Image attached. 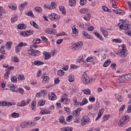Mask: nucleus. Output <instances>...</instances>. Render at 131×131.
<instances>
[{
    "instance_id": "obj_1",
    "label": "nucleus",
    "mask_w": 131,
    "mask_h": 131,
    "mask_svg": "<svg viewBox=\"0 0 131 131\" xmlns=\"http://www.w3.org/2000/svg\"><path fill=\"white\" fill-rule=\"evenodd\" d=\"M120 29H123L125 30V34L131 36L130 27L129 25L125 24V20H121V24L119 26Z\"/></svg>"
},
{
    "instance_id": "obj_2",
    "label": "nucleus",
    "mask_w": 131,
    "mask_h": 131,
    "mask_svg": "<svg viewBox=\"0 0 131 131\" xmlns=\"http://www.w3.org/2000/svg\"><path fill=\"white\" fill-rule=\"evenodd\" d=\"M81 80L84 84H89L90 82H93V81H95L96 80L95 78H93L90 79V77L86 74L85 72L83 73L82 74V77L81 78Z\"/></svg>"
},
{
    "instance_id": "obj_3",
    "label": "nucleus",
    "mask_w": 131,
    "mask_h": 131,
    "mask_svg": "<svg viewBox=\"0 0 131 131\" xmlns=\"http://www.w3.org/2000/svg\"><path fill=\"white\" fill-rule=\"evenodd\" d=\"M129 120V116L125 115L122 117L119 122V126H123L125 123H127V121Z\"/></svg>"
},
{
    "instance_id": "obj_4",
    "label": "nucleus",
    "mask_w": 131,
    "mask_h": 131,
    "mask_svg": "<svg viewBox=\"0 0 131 131\" xmlns=\"http://www.w3.org/2000/svg\"><path fill=\"white\" fill-rule=\"evenodd\" d=\"M117 55H119L122 58L127 56V53H126V49L125 48V45L124 44L122 45V50H119L117 53Z\"/></svg>"
},
{
    "instance_id": "obj_5",
    "label": "nucleus",
    "mask_w": 131,
    "mask_h": 131,
    "mask_svg": "<svg viewBox=\"0 0 131 131\" xmlns=\"http://www.w3.org/2000/svg\"><path fill=\"white\" fill-rule=\"evenodd\" d=\"M28 54L30 55V56H33L34 57H38V56L40 55L41 52L40 51L37 50L30 49L28 51Z\"/></svg>"
},
{
    "instance_id": "obj_6",
    "label": "nucleus",
    "mask_w": 131,
    "mask_h": 131,
    "mask_svg": "<svg viewBox=\"0 0 131 131\" xmlns=\"http://www.w3.org/2000/svg\"><path fill=\"white\" fill-rule=\"evenodd\" d=\"M82 42H78L73 44L72 48L73 49H75V50H79V49H80V47H82Z\"/></svg>"
},
{
    "instance_id": "obj_7",
    "label": "nucleus",
    "mask_w": 131,
    "mask_h": 131,
    "mask_svg": "<svg viewBox=\"0 0 131 131\" xmlns=\"http://www.w3.org/2000/svg\"><path fill=\"white\" fill-rule=\"evenodd\" d=\"M45 33L47 34H52L54 35L57 32V31L54 29H46L45 30Z\"/></svg>"
},
{
    "instance_id": "obj_8",
    "label": "nucleus",
    "mask_w": 131,
    "mask_h": 131,
    "mask_svg": "<svg viewBox=\"0 0 131 131\" xmlns=\"http://www.w3.org/2000/svg\"><path fill=\"white\" fill-rule=\"evenodd\" d=\"M12 105H13L12 102L9 101H2L0 102V106H1V107L12 106Z\"/></svg>"
},
{
    "instance_id": "obj_9",
    "label": "nucleus",
    "mask_w": 131,
    "mask_h": 131,
    "mask_svg": "<svg viewBox=\"0 0 131 131\" xmlns=\"http://www.w3.org/2000/svg\"><path fill=\"white\" fill-rule=\"evenodd\" d=\"M89 121H90V118L86 117H83L81 120V125H85V124L89 123Z\"/></svg>"
},
{
    "instance_id": "obj_10",
    "label": "nucleus",
    "mask_w": 131,
    "mask_h": 131,
    "mask_svg": "<svg viewBox=\"0 0 131 131\" xmlns=\"http://www.w3.org/2000/svg\"><path fill=\"white\" fill-rule=\"evenodd\" d=\"M20 127L21 128H29L30 125H29V122H23L20 124Z\"/></svg>"
},
{
    "instance_id": "obj_11",
    "label": "nucleus",
    "mask_w": 131,
    "mask_h": 131,
    "mask_svg": "<svg viewBox=\"0 0 131 131\" xmlns=\"http://www.w3.org/2000/svg\"><path fill=\"white\" fill-rule=\"evenodd\" d=\"M49 100H51V101H55L56 99H57V96H56V94L54 93H51L50 94H49L48 95Z\"/></svg>"
},
{
    "instance_id": "obj_12",
    "label": "nucleus",
    "mask_w": 131,
    "mask_h": 131,
    "mask_svg": "<svg viewBox=\"0 0 131 131\" xmlns=\"http://www.w3.org/2000/svg\"><path fill=\"white\" fill-rule=\"evenodd\" d=\"M9 89L11 92H17V86L12 83L9 84Z\"/></svg>"
},
{
    "instance_id": "obj_13",
    "label": "nucleus",
    "mask_w": 131,
    "mask_h": 131,
    "mask_svg": "<svg viewBox=\"0 0 131 131\" xmlns=\"http://www.w3.org/2000/svg\"><path fill=\"white\" fill-rule=\"evenodd\" d=\"M100 30L101 32L103 34L104 37H106V36H107L108 31H107V30H106V29H104L102 27H100Z\"/></svg>"
},
{
    "instance_id": "obj_14",
    "label": "nucleus",
    "mask_w": 131,
    "mask_h": 131,
    "mask_svg": "<svg viewBox=\"0 0 131 131\" xmlns=\"http://www.w3.org/2000/svg\"><path fill=\"white\" fill-rule=\"evenodd\" d=\"M103 113H104V108H101L99 111L98 115L97 117L96 118V120H99L100 118H101L102 115H103Z\"/></svg>"
},
{
    "instance_id": "obj_15",
    "label": "nucleus",
    "mask_w": 131,
    "mask_h": 131,
    "mask_svg": "<svg viewBox=\"0 0 131 131\" xmlns=\"http://www.w3.org/2000/svg\"><path fill=\"white\" fill-rule=\"evenodd\" d=\"M61 101L63 103V104H69L70 103V99L67 98H61Z\"/></svg>"
},
{
    "instance_id": "obj_16",
    "label": "nucleus",
    "mask_w": 131,
    "mask_h": 131,
    "mask_svg": "<svg viewBox=\"0 0 131 131\" xmlns=\"http://www.w3.org/2000/svg\"><path fill=\"white\" fill-rule=\"evenodd\" d=\"M12 44H13V42H12V41L7 42L5 45L6 49L10 50V49H11L12 48Z\"/></svg>"
},
{
    "instance_id": "obj_17",
    "label": "nucleus",
    "mask_w": 131,
    "mask_h": 131,
    "mask_svg": "<svg viewBox=\"0 0 131 131\" xmlns=\"http://www.w3.org/2000/svg\"><path fill=\"white\" fill-rule=\"evenodd\" d=\"M59 11L61 12L62 14H63V15H65V14H66V9H65V7L62 5L59 6Z\"/></svg>"
},
{
    "instance_id": "obj_18",
    "label": "nucleus",
    "mask_w": 131,
    "mask_h": 131,
    "mask_svg": "<svg viewBox=\"0 0 131 131\" xmlns=\"http://www.w3.org/2000/svg\"><path fill=\"white\" fill-rule=\"evenodd\" d=\"M51 112L50 111H47L46 110H41L40 112V114L41 115H46L47 114H51Z\"/></svg>"
},
{
    "instance_id": "obj_19",
    "label": "nucleus",
    "mask_w": 131,
    "mask_h": 131,
    "mask_svg": "<svg viewBox=\"0 0 131 131\" xmlns=\"http://www.w3.org/2000/svg\"><path fill=\"white\" fill-rule=\"evenodd\" d=\"M92 18V14L91 13H87L85 16L83 17V19L86 21H90Z\"/></svg>"
},
{
    "instance_id": "obj_20",
    "label": "nucleus",
    "mask_w": 131,
    "mask_h": 131,
    "mask_svg": "<svg viewBox=\"0 0 131 131\" xmlns=\"http://www.w3.org/2000/svg\"><path fill=\"white\" fill-rule=\"evenodd\" d=\"M76 5V0H69V5L70 7H74Z\"/></svg>"
},
{
    "instance_id": "obj_21",
    "label": "nucleus",
    "mask_w": 131,
    "mask_h": 131,
    "mask_svg": "<svg viewBox=\"0 0 131 131\" xmlns=\"http://www.w3.org/2000/svg\"><path fill=\"white\" fill-rule=\"evenodd\" d=\"M30 25L31 26H33V27H34V28H36V29H39V26L37 25V24L35 23L34 21H32L30 22Z\"/></svg>"
},
{
    "instance_id": "obj_22",
    "label": "nucleus",
    "mask_w": 131,
    "mask_h": 131,
    "mask_svg": "<svg viewBox=\"0 0 131 131\" xmlns=\"http://www.w3.org/2000/svg\"><path fill=\"white\" fill-rule=\"evenodd\" d=\"M94 34L100 40H103V37L101 36V34L100 33L94 31Z\"/></svg>"
},
{
    "instance_id": "obj_23",
    "label": "nucleus",
    "mask_w": 131,
    "mask_h": 131,
    "mask_svg": "<svg viewBox=\"0 0 131 131\" xmlns=\"http://www.w3.org/2000/svg\"><path fill=\"white\" fill-rule=\"evenodd\" d=\"M80 14L83 15V14H86L87 12H89V9L88 8H82L79 11Z\"/></svg>"
},
{
    "instance_id": "obj_24",
    "label": "nucleus",
    "mask_w": 131,
    "mask_h": 131,
    "mask_svg": "<svg viewBox=\"0 0 131 131\" xmlns=\"http://www.w3.org/2000/svg\"><path fill=\"white\" fill-rule=\"evenodd\" d=\"M27 5H28V3L27 2L23 3L22 4H21V5L19 7V10L22 11V10H23V9H24V8H25V7L27 6Z\"/></svg>"
},
{
    "instance_id": "obj_25",
    "label": "nucleus",
    "mask_w": 131,
    "mask_h": 131,
    "mask_svg": "<svg viewBox=\"0 0 131 131\" xmlns=\"http://www.w3.org/2000/svg\"><path fill=\"white\" fill-rule=\"evenodd\" d=\"M26 27V25L24 24H20L17 26L18 29H25Z\"/></svg>"
},
{
    "instance_id": "obj_26",
    "label": "nucleus",
    "mask_w": 131,
    "mask_h": 131,
    "mask_svg": "<svg viewBox=\"0 0 131 131\" xmlns=\"http://www.w3.org/2000/svg\"><path fill=\"white\" fill-rule=\"evenodd\" d=\"M43 55L45 56V60H49L50 58H51V54L49 52H45L43 53Z\"/></svg>"
},
{
    "instance_id": "obj_27",
    "label": "nucleus",
    "mask_w": 131,
    "mask_h": 131,
    "mask_svg": "<svg viewBox=\"0 0 131 131\" xmlns=\"http://www.w3.org/2000/svg\"><path fill=\"white\" fill-rule=\"evenodd\" d=\"M88 103H89L88 99H86V98H84L81 102L80 103V106H83V105H85L86 104H88Z\"/></svg>"
},
{
    "instance_id": "obj_28",
    "label": "nucleus",
    "mask_w": 131,
    "mask_h": 131,
    "mask_svg": "<svg viewBox=\"0 0 131 131\" xmlns=\"http://www.w3.org/2000/svg\"><path fill=\"white\" fill-rule=\"evenodd\" d=\"M68 80L70 82H73V81H74V76L72 74H70L68 77Z\"/></svg>"
},
{
    "instance_id": "obj_29",
    "label": "nucleus",
    "mask_w": 131,
    "mask_h": 131,
    "mask_svg": "<svg viewBox=\"0 0 131 131\" xmlns=\"http://www.w3.org/2000/svg\"><path fill=\"white\" fill-rule=\"evenodd\" d=\"M82 34L84 36H85V37H87V38H89L90 39H93V37H92V36L89 35V34L84 31L82 32Z\"/></svg>"
},
{
    "instance_id": "obj_30",
    "label": "nucleus",
    "mask_w": 131,
    "mask_h": 131,
    "mask_svg": "<svg viewBox=\"0 0 131 131\" xmlns=\"http://www.w3.org/2000/svg\"><path fill=\"white\" fill-rule=\"evenodd\" d=\"M35 11L38 14L40 13H42V9H41V7H36L35 8Z\"/></svg>"
},
{
    "instance_id": "obj_31",
    "label": "nucleus",
    "mask_w": 131,
    "mask_h": 131,
    "mask_svg": "<svg viewBox=\"0 0 131 131\" xmlns=\"http://www.w3.org/2000/svg\"><path fill=\"white\" fill-rule=\"evenodd\" d=\"M33 45H38L40 42V39L39 38H35L32 41Z\"/></svg>"
},
{
    "instance_id": "obj_32",
    "label": "nucleus",
    "mask_w": 131,
    "mask_h": 131,
    "mask_svg": "<svg viewBox=\"0 0 131 131\" xmlns=\"http://www.w3.org/2000/svg\"><path fill=\"white\" fill-rule=\"evenodd\" d=\"M17 106H18V107H24V106H26V102H25V101L23 100L20 103H18Z\"/></svg>"
},
{
    "instance_id": "obj_33",
    "label": "nucleus",
    "mask_w": 131,
    "mask_h": 131,
    "mask_svg": "<svg viewBox=\"0 0 131 131\" xmlns=\"http://www.w3.org/2000/svg\"><path fill=\"white\" fill-rule=\"evenodd\" d=\"M11 60L12 61H13V62H15V63H18L20 62V60H19V59L18 58V57L17 56L12 57L11 58Z\"/></svg>"
},
{
    "instance_id": "obj_34",
    "label": "nucleus",
    "mask_w": 131,
    "mask_h": 131,
    "mask_svg": "<svg viewBox=\"0 0 131 131\" xmlns=\"http://www.w3.org/2000/svg\"><path fill=\"white\" fill-rule=\"evenodd\" d=\"M59 122L62 124H66V122L65 121V118L64 117L61 116L59 118Z\"/></svg>"
},
{
    "instance_id": "obj_35",
    "label": "nucleus",
    "mask_w": 131,
    "mask_h": 131,
    "mask_svg": "<svg viewBox=\"0 0 131 131\" xmlns=\"http://www.w3.org/2000/svg\"><path fill=\"white\" fill-rule=\"evenodd\" d=\"M119 82H124L126 79H125V76H122L119 78Z\"/></svg>"
},
{
    "instance_id": "obj_36",
    "label": "nucleus",
    "mask_w": 131,
    "mask_h": 131,
    "mask_svg": "<svg viewBox=\"0 0 131 131\" xmlns=\"http://www.w3.org/2000/svg\"><path fill=\"white\" fill-rule=\"evenodd\" d=\"M85 95H91V90L89 89H84L82 91Z\"/></svg>"
},
{
    "instance_id": "obj_37",
    "label": "nucleus",
    "mask_w": 131,
    "mask_h": 131,
    "mask_svg": "<svg viewBox=\"0 0 131 131\" xmlns=\"http://www.w3.org/2000/svg\"><path fill=\"white\" fill-rule=\"evenodd\" d=\"M110 63H111V61H110V59L106 60L103 64V67H107V66H109V65H110Z\"/></svg>"
},
{
    "instance_id": "obj_38",
    "label": "nucleus",
    "mask_w": 131,
    "mask_h": 131,
    "mask_svg": "<svg viewBox=\"0 0 131 131\" xmlns=\"http://www.w3.org/2000/svg\"><path fill=\"white\" fill-rule=\"evenodd\" d=\"M73 129L72 127L69 128V127H67L66 128H61L60 130L61 131H71Z\"/></svg>"
},
{
    "instance_id": "obj_39",
    "label": "nucleus",
    "mask_w": 131,
    "mask_h": 131,
    "mask_svg": "<svg viewBox=\"0 0 131 131\" xmlns=\"http://www.w3.org/2000/svg\"><path fill=\"white\" fill-rule=\"evenodd\" d=\"M57 74L59 76H63V75H64V74H65V72H64V71H63L62 70H59L57 72Z\"/></svg>"
},
{
    "instance_id": "obj_40",
    "label": "nucleus",
    "mask_w": 131,
    "mask_h": 131,
    "mask_svg": "<svg viewBox=\"0 0 131 131\" xmlns=\"http://www.w3.org/2000/svg\"><path fill=\"white\" fill-rule=\"evenodd\" d=\"M116 98L117 99L119 102H122V97H121V95H119L118 94L115 95Z\"/></svg>"
},
{
    "instance_id": "obj_41",
    "label": "nucleus",
    "mask_w": 131,
    "mask_h": 131,
    "mask_svg": "<svg viewBox=\"0 0 131 131\" xmlns=\"http://www.w3.org/2000/svg\"><path fill=\"white\" fill-rule=\"evenodd\" d=\"M34 64L37 66H39V65H43V62L40 61H35L34 62Z\"/></svg>"
},
{
    "instance_id": "obj_42",
    "label": "nucleus",
    "mask_w": 131,
    "mask_h": 131,
    "mask_svg": "<svg viewBox=\"0 0 131 131\" xmlns=\"http://www.w3.org/2000/svg\"><path fill=\"white\" fill-rule=\"evenodd\" d=\"M110 117H111V115H105L103 117V121H107V120H108L109 119V118H110Z\"/></svg>"
},
{
    "instance_id": "obj_43",
    "label": "nucleus",
    "mask_w": 131,
    "mask_h": 131,
    "mask_svg": "<svg viewBox=\"0 0 131 131\" xmlns=\"http://www.w3.org/2000/svg\"><path fill=\"white\" fill-rule=\"evenodd\" d=\"M80 111H81V108L79 107L75 111L74 114H76V115H79Z\"/></svg>"
},
{
    "instance_id": "obj_44",
    "label": "nucleus",
    "mask_w": 131,
    "mask_h": 131,
    "mask_svg": "<svg viewBox=\"0 0 131 131\" xmlns=\"http://www.w3.org/2000/svg\"><path fill=\"white\" fill-rule=\"evenodd\" d=\"M49 79H50V77H49L48 76H43V83H46V82H47V81H49Z\"/></svg>"
},
{
    "instance_id": "obj_45",
    "label": "nucleus",
    "mask_w": 131,
    "mask_h": 131,
    "mask_svg": "<svg viewBox=\"0 0 131 131\" xmlns=\"http://www.w3.org/2000/svg\"><path fill=\"white\" fill-rule=\"evenodd\" d=\"M51 7L52 10L56 9L57 8V4L55 2H52L51 3Z\"/></svg>"
},
{
    "instance_id": "obj_46",
    "label": "nucleus",
    "mask_w": 131,
    "mask_h": 131,
    "mask_svg": "<svg viewBox=\"0 0 131 131\" xmlns=\"http://www.w3.org/2000/svg\"><path fill=\"white\" fill-rule=\"evenodd\" d=\"M10 74H11V72H10V71H8L4 75V78H5V79H8V78H9V75H10Z\"/></svg>"
},
{
    "instance_id": "obj_47",
    "label": "nucleus",
    "mask_w": 131,
    "mask_h": 131,
    "mask_svg": "<svg viewBox=\"0 0 131 131\" xmlns=\"http://www.w3.org/2000/svg\"><path fill=\"white\" fill-rule=\"evenodd\" d=\"M11 117L13 118H17L19 117V114L17 113H13L11 114Z\"/></svg>"
},
{
    "instance_id": "obj_48",
    "label": "nucleus",
    "mask_w": 131,
    "mask_h": 131,
    "mask_svg": "<svg viewBox=\"0 0 131 131\" xmlns=\"http://www.w3.org/2000/svg\"><path fill=\"white\" fill-rule=\"evenodd\" d=\"M118 14L119 15H120L121 16H122L125 14V11L118 9Z\"/></svg>"
},
{
    "instance_id": "obj_49",
    "label": "nucleus",
    "mask_w": 131,
    "mask_h": 131,
    "mask_svg": "<svg viewBox=\"0 0 131 131\" xmlns=\"http://www.w3.org/2000/svg\"><path fill=\"white\" fill-rule=\"evenodd\" d=\"M17 78L19 80H25V77L24 76V75L23 74L19 75Z\"/></svg>"
},
{
    "instance_id": "obj_50",
    "label": "nucleus",
    "mask_w": 131,
    "mask_h": 131,
    "mask_svg": "<svg viewBox=\"0 0 131 131\" xmlns=\"http://www.w3.org/2000/svg\"><path fill=\"white\" fill-rule=\"evenodd\" d=\"M16 92H17V93H19L21 95H23V94H24V90L22 88L17 89Z\"/></svg>"
},
{
    "instance_id": "obj_51",
    "label": "nucleus",
    "mask_w": 131,
    "mask_h": 131,
    "mask_svg": "<svg viewBox=\"0 0 131 131\" xmlns=\"http://www.w3.org/2000/svg\"><path fill=\"white\" fill-rule=\"evenodd\" d=\"M72 32L74 33V34H77V33H78V30L76 29V28H72Z\"/></svg>"
},
{
    "instance_id": "obj_52",
    "label": "nucleus",
    "mask_w": 131,
    "mask_h": 131,
    "mask_svg": "<svg viewBox=\"0 0 131 131\" xmlns=\"http://www.w3.org/2000/svg\"><path fill=\"white\" fill-rule=\"evenodd\" d=\"M11 80L12 82H14V83L17 82V77L16 76L12 77L11 78Z\"/></svg>"
},
{
    "instance_id": "obj_53",
    "label": "nucleus",
    "mask_w": 131,
    "mask_h": 131,
    "mask_svg": "<svg viewBox=\"0 0 131 131\" xmlns=\"http://www.w3.org/2000/svg\"><path fill=\"white\" fill-rule=\"evenodd\" d=\"M27 33L28 36H29V35H31L32 34H33V30H29L27 31Z\"/></svg>"
},
{
    "instance_id": "obj_54",
    "label": "nucleus",
    "mask_w": 131,
    "mask_h": 131,
    "mask_svg": "<svg viewBox=\"0 0 131 131\" xmlns=\"http://www.w3.org/2000/svg\"><path fill=\"white\" fill-rule=\"evenodd\" d=\"M20 35H21L22 36H28L27 35V31H24V32H21L20 33Z\"/></svg>"
},
{
    "instance_id": "obj_55",
    "label": "nucleus",
    "mask_w": 131,
    "mask_h": 131,
    "mask_svg": "<svg viewBox=\"0 0 131 131\" xmlns=\"http://www.w3.org/2000/svg\"><path fill=\"white\" fill-rule=\"evenodd\" d=\"M86 4V0H80V5L81 6H84Z\"/></svg>"
},
{
    "instance_id": "obj_56",
    "label": "nucleus",
    "mask_w": 131,
    "mask_h": 131,
    "mask_svg": "<svg viewBox=\"0 0 131 131\" xmlns=\"http://www.w3.org/2000/svg\"><path fill=\"white\" fill-rule=\"evenodd\" d=\"M66 35H67V34H66L65 32H62V33H58L56 36H66Z\"/></svg>"
},
{
    "instance_id": "obj_57",
    "label": "nucleus",
    "mask_w": 131,
    "mask_h": 131,
    "mask_svg": "<svg viewBox=\"0 0 131 131\" xmlns=\"http://www.w3.org/2000/svg\"><path fill=\"white\" fill-rule=\"evenodd\" d=\"M60 15L56 14V13H54V20H59V19H60Z\"/></svg>"
},
{
    "instance_id": "obj_58",
    "label": "nucleus",
    "mask_w": 131,
    "mask_h": 131,
    "mask_svg": "<svg viewBox=\"0 0 131 131\" xmlns=\"http://www.w3.org/2000/svg\"><path fill=\"white\" fill-rule=\"evenodd\" d=\"M46 104L45 101H43L42 100H40L38 103V106H43Z\"/></svg>"
},
{
    "instance_id": "obj_59",
    "label": "nucleus",
    "mask_w": 131,
    "mask_h": 131,
    "mask_svg": "<svg viewBox=\"0 0 131 131\" xmlns=\"http://www.w3.org/2000/svg\"><path fill=\"white\" fill-rule=\"evenodd\" d=\"M40 93L42 94L43 97H45V96H46V95L47 94V91H46V90H41Z\"/></svg>"
},
{
    "instance_id": "obj_60",
    "label": "nucleus",
    "mask_w": 131,
    "mask_h": 131,
    "mask_svg": "<svg viewBox=\"0 0 131 131\" xmlns=\"http://www.w3.org/2000/svg\"><path fill=\"white\" fill-rule=\"evenodd\" d=\"M17 18H18V17H17V16L11 17V21L12 22V23H13L14 22H16V21H17Z\"/></svg>"
},
{
    "instance_id": "obj_61",
    "label": "nucleus",
    "mask_w": 131,
    "mask_h": 131,
    "mask_svg": "<svg viewBox=\"0 0 131 131\" xmlns=\"http://www.w3.org/2000/svg\"><path fill=\"white\" fill-rule=\"evenodd\" d=\"M96 100V98L94 97V96H90L89 97V101L90 102H95V100Z\"/></svg>"
},
{
    "instance_id": "obj_62",
    "label": "nucleus",
    "mask_w": 131,
    "mask_h": 131,
    "mask_svg": "<svg viewBox=\"0 0 131 131\" xmlns=\"http://www.w3.org/2000/svg\"><path fill=\"white\" fill-rule=\"evenodd\" d=\"M73 118V117L71 115L69 116L67 118V121L68 122H70L71 121V119H72Z\"/></svg>"
},
{
    "instance_id": "obj_63",
    "label": "nucleus",
    "mask_w": 131,
    "mask_h": 131,
    "mask_svg": "<svg viewBox=\"0 0 131 131\" xmlns=\"http://www.w3.org/2000/svg\"><path fill=\"white\" fill-rule=\"evenodd\" d=\"M113 41L114 42H117L118 43H120L121 42V40L118 39H113Z\"/></svg>"
},
{
    "instance_id": "obj_64",
    "label": "nucleus",
    "mask_w": 131,
    "mask_h": 131,
    "mask_svg": "<svg viewBox=\"0 0 131 131\" xmlns=\"http://www.w3.org/2000/svg\"><path fill=\"white\" fill-rule=\"evenodd\" d=\"M93 59L94 58H93V57H88L86 59V62H92Z\"/></svg>"
}]
</instances>
